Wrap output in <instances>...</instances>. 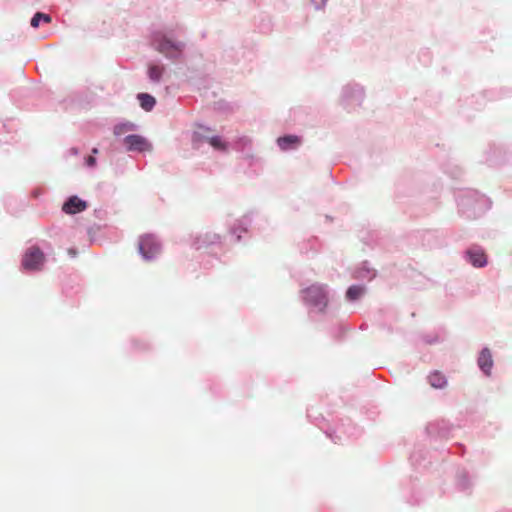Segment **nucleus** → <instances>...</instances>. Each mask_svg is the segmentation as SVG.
I'll list each match as a JSON object with an SVG mask.
<instances>
[{
  "label": "nucleus",
  "instance_id": "11",
  "mask_svg": "<svg viewBox=\"0 0 512 512\" xmlns=\"http://www.w3.org/2000/svg\"><path fill=\"white\" fill-rule=\"evenodd\" d=\"M164 71H165L164 66L151 64L148 67V76H149L150 80H152L154 82H159L160 79L162 78Z\"/></svg>",
  "mask_w": 512,
  "mask_h": 512
},
{
  "label": "nucleus",
  "instance_id": "9",
  "mask_svg": "<svg viewBox=\"0 0 512 512\" xmlns=\"http://www.w3.org/2000/svg\"><path fill=\"white\" fill-rule=\"evenodd\" d=\"M277 143L282 150H288L291 148H295L297 145H299L300 138L295 135H287L278 138Z\"/></svg>",
  "mask_w": 512,
  "mask_h": 512
},
{
  "label": "nucleus",
  "instance_id": "1",
  "mask_svg": "<svg viewBox=\"0 0 512 512\" xmlns=\"http://www.w3.org/2000/svg\"><path fill=\"white\" fill-rule=\"evenodd\" d=\"M156 49L168 58H178L185 47L183 42L173 41L166 36H157L155 38Z\"/></svg>",
  "mask_w": 512,
  "mask_h": 512
},
{
  "label": "nucleus",
  "instance_id": "15",
  "mask_svg": "<svg viewBox=\"0 0 512 512\" xmlns=\"http://www.w3.org/2000/svg\"><path fill=\"white\" fill-rule=\"evenodd\" d=\"M207 140H208L209 144L217 150L224 151L227 148V144L219 136H213V137L207 138Z\"/></svg>",
  "mask_w": 512,
  "mask_h": 512
},
{
  "label": "nucleus",
  "instance_id": "13",
  "mask_svg": "<svg viewBox=\"0 0 512 512\" xmlns=\"http://www.w3.org/2000/svg\"><path fill=\"white\" fill-rule=\"evenodd\" d=\"M41 20L44 21L45 23H50L51 17L48 14L37 12L31 19V26L34 28L39 27Z\"/></svg>",
  "mask_w": 512,
  "mask_h": 512
},
{
  "label": "nucleus",
  "instance_id": "8",
  "mask_svg": "<svg viewBox=\"0 0 512 512\" xmlns=\"http://www.w3.org/2000/svg\"><path fill=\"white\" fill-rule=\"evenodd\" d=\"M478 366L486 374L489 375L493 366V359L488 348L482 349L478 357Z\"/></svg>",
  "mask_w": 512,
  "mask_h": 512
},
{
  "label": "nucleus",
  "instance_id": "16",
  "mask_svg": "<svg viewBox=\"0 0 512 512\" xmlns=\"http://www.w3.org/2000/svg\"><path fill=\"white\" fill-rule=\"evenodd\" d=\"M95 158L93 156H89L87 159H86V163L88 166H94L95 165Z\"/></svg>",
  "mask_w": 512,
  "mask_h": 512
},
{
  "label": "nucleus",
  "instance_id": "7",
  "mask_svg": "<svg viewBox=\"0 0 512 512\" xmlns=\"http://www.w3.org/2000/svg\"><path fill=\"white\" fill-rule=\"evenodd\" d=\"M86 207L87 204L85 201L81 200L77 196H72L63 204L62 210L67 214H76L84 211Z\"/></svg>",
  "mask_w": 512,
  "mask_h": 512
},
{
  "label": "nucleus",
  "instance_id": "17",
  "mask_svg": "<svg viewBox=\"0 0 512 512\" xmlns=\"http://www.w3.org/2000/svg\"><path fill=\"white\" fill-rule=\"evenodd\" d=\"M92 152H93V154H97V153H98V149H97V148H94V149L92 150Z\"/></svg>",
  "mask_w": 512,
  "mask_h": 512
},
{
  "label": "nucleus",
  "instance_id": "18",
  "mask_svg": "<svg viewBox=\"0 0 512 512\" xmlns=\"http://www.w3.org/2000/svg\"><path fill=\"white\" fill-rule=\"evenodd\" d=\"M195 135H196V136H200V135H201V133H200V132H196V133H195Z\"/></svg>",
  "mask_w": 512,
  "mask_h": 512
},
{
  "label": "nucleus",
  "instance_id": "10",
  "mask_svg": "<svg viewBox=\"0 0 512 512\" xmlns=\"http://www.w3.org/2000/svg\"><path fill=\"white\" fill-rule=\"evenodd\" d=\"M137 98L145 111H151L156 104L155 98L147 93H140Z\"/></svg>",
  "mask_w": 512,
  "mask_h": 512
},
{
  "label": "nucleus",
  "instance_id": "5",
  "mask_svg": "<svg viewBox=\"0 0 512 512\" xmlns=\"http://www.w3.org/2000/svg\"><path fill=\"white\" fill-rule=\"evenodd\" d=\"M125 144L127 145L128 150L130 151H150L151 144L140 135H128L124 139Z\"/></svg>",
  "mask_w": 512,
  "mask_h": 512
},
{
  "label": "nucleus",
  "instance_id": "6",
  "mask_svg": "<svg viewBox=\"0 0 512 512\" xmlns=\"http://www.w3.org/2000/svg\"><path fill=\"white\" fill-rule=\"evenodd\" d=\"M469 262L477 268L487 264V255L481 247L473 246L466 252Z\"/></svg>",
  "mask_w": 512,
  "mask_h": 512
},
{
  "label": "nucleus",
  "instance_id": "12",
  "mask_svg": "<svg viewBox=\"0 0 512 512\" xmlns=\"http://www.w3.org/2000/svg\"><path fill=\"white\" fill-rule=\"evenodd\" d=\"M429 382L435 388H442L446 384V379L441 373L434 372L429 376Z\"/></svg>",
  "mask_w": 512,
  "mask_h": 512
},
{
  "label": "nucleus",
  "instance_id": "2",
  "mask_svg": "<svg viewBox=\"0 0 512 512\" xmlns=\"http://www.w3.org/2000/svg\"><path fill=\"white\" fill-rule=\"evenodd\" d=\"M303 293L304 300L309 305H312L321 311L327 306V292L323 286L311 285L305 289Z\"/></svg>",
  "mask_w": 512,
  "mask_h": 512
},
{
  "label": "nucleus",
  "instance_id": "4",
  "mask_svg": "<svg viewBox=\"0 0 512 512\" xmlns=\"http://www.w3.org/2000/svg\"><path fill=\"white\" fill-rule=\"evenodd\" d=\"M139 253L145 260L152 259L160 251V245L152 235H143L139 239Z\"/></svg>",
  "mask_w": 512,
  "mask_h": 512
},
{
  "label": "nucleus",
  "instance_id": "14",
  "mask_svg": "<svg viewBox=\"0 0 512 512\" xmlns=\"http://www.w3.org/2000/svg\"><path fill=\"white\" fill-rule=\"evenodd\" d=\"M364 293V289L361 286H351L346 292V297L349 300H357Z\"/></svg>",
  "mask_w": 512,
  "mask_h": 512
},
{
  "label": "nucleus",
  "instance_id": "3",
  "mask_svg": "<svg viewBox=\"0 0 512 512\" xmlns=\"http://www.w3.org/2000/svg\"><path fill=\"white\" fill-rule=\"evenodd\" d=\"M45 255L37 246L28 248L22 258V267L25 270L36 271L43 267Z\"/></svg>",
  "mask_w": 512,
  "mask_h": 512
}]
</instances>
